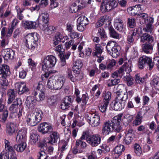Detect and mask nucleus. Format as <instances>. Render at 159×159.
Masks as SVG:
<instances>
[{
	"label": "nucleus",
	"mask_w": 159,
	"mask_h": 159,
	"mask_svg": "<svg viewBox=\"0 0 159 159\" xmlns=\"http://www.w3.org/2000/svg\"><path fill=\"white\" fill-rule=\"evenodd\" d=\"M122 114H120L114 116L111 120H108L104 123L102 128V133L104 135H107L109 133L115 130L119 132L122 128L120 125Z\"/></svg>",
	"instance_id": "1"
},
{
	"label": "nucleus",
	"mask_w": 159,
	"mask_h": 159,
	"mask_svg": "<svg viewBox=\"0 0 159 159\" xmlns=\"http://www.w3.org/2000/svg\"><path fill=\"white\" fill-rule=\"evenodd\" d=\"M117 94L113 108L115 111H119L124 108L125 102L128 98V94L126 90L124 88L119 90Z\"/></svg>",
	"instance_id": "2"
},
{
	"label": "nucleus",
	"mask_w": 159,
	"mask_h": 159,
	"mask_svg": "<svg viewBox=\"0 0 159 159\" xmlns=\"http://www.w3.org/2000/svg\"><path fill=\"white\" fill-rule=\"evenodd\" d=\"M66 79L63 76H52L48 80L47 85L49 89H60L62 87Z\"/></svg>",
	"instance_id": "3"
},
{
	"label": "nucleus",
	"mask_w": 159,
	"mask_h": 159,
	"mask_svg": "<svg viewBox=\"0 0 159 159\" xmlns=\"http://www.w3.org/2000/svg\"><path fill=\"white\" fill-rule=\"evenodd\" d=\"M39 39V35L37 33L28 34L25 38L26 46L30 49L34 50L37 46Z\"/></svg>",
	"instance_id": "4"
},
{
	"label": "nucleus",
	"mask_w": 159,
	"mask_h": 159,
	"mask_svg": "<svg viewBox=\"0 0 159 159\" xmlns=\"http://www.w3.org/2000/svg\"><path fill=\"white\" fill-rule=\"evenodd\" d=\"M106 48L109 54L113 57L116 58L119 56L120 47L115 42L111 41L108 42Z\"/></svg>",
	"instance_id": "5"
},
{
	"label": "nucleus",
	"mask_w": 159,
	"mask_h": 159,
	"mask_svg": "<svg viewBox=\"0 0 159 159\" xmlns=\"http://www.w3.org/2000/svg\"><path fill=\"white\" fill-rule=\"evenodd\" d=\"M56 62V57L52 56H48L43 61L42 68L43 70H48L50 68L53 67Z\"/></svg>",
	"instance_id": "6"
},
{
	"label": "nucleus",
	"mask_w": 159,
	"mask_h": 159,
	"mask_svg": "<svg viewBox=\"0 0 159 159\" xmlns=\"http://www.w3.org/2000/svg\"><path fill=\"white\" fill-rule=\"evenodd\" d=\"M86 118L89 124L93 127H97L100 124V117L95 113H89L87 114Z\"/></svg>",
	"instance_id": "7"
},
{
	"label": "nucleus",
	"mask_w": 159,
	"mask_h": 159,
	"mask_svg": "<svg viewBox=\"0 0 159 159\" xmlns=\"http://www.w3.org/2000/svg\"><path fill=\"white\" fill-rule=\"evenodd\" d=\"M146 65L148 66L149 70H151L153 66L152 59L146 56L140 57L139 61V68L140 69H143Z\"/></svg>",
	"instance_id": "8"
},
{
	"label": "nucleus",
	"mask_w": 159,
	"mask_h": 159,
	"mask_svg": "<svg viewBox=\"0 0 159 159\" xmlns=\"http://www.w3.org/2000/svg\"><path fill=\"white\" fill-rule=\"evenodd\" d=\"M49 136V138H46L44 139L42 142L43 143H46L53 145L57 141L60 140L59 134L57 132L52 131Z\"/></svg>",
	"instance_id": "9"
},
{
	"label": "nucleus",
	"mask_w": 159,
	"mask_h": 159,
	"mask_svg": "<svg viewBox=\"0 0 159 159\" xmlns=\"http://www.w3.org/2000/svg\"><path fill=\"white\" fill-rule=\"evenodd\" d=\"M86 140L87 142L92 146L96 147L101 142V136L98 134H96L88 137Z\"/></svg>",
	"instance_id": "10"
},
{
	"label": "nucleus",
	"mask_w": 159,
	"mask_h": 159,
	"mask_svg": "<svg viewBox=\"0 0 159 159\" xmlns=\"http://www.w3.org/2000/svg\"><path fill=\"white\" fill-rule=\"evenodd\" d=\"M38 129L39 132L44 134L49 133L52 130L51 126L46 122L40 124L38 126Z\"/></svg>",
	"instance_id": "11"
},
{
	"label": "nucleus",
	"mask_w": 159,
	"mask_h": 159,
	"mask_svg": "<svg viewBox=\"0 0 159 159\" xmlns=\"http://www.w3.org/2000/svg\"><path fill=\"white\" fill-rule=\"evenodd\" d=\"M125 134L123 143L125 144L128 145L131 143L132 140L134 138L133 129L129 126L128 130H126Z\"/></svg>",
	"instance_id": "12"
},
{
	"label": "nucleus",
	"mask_w": 159,
	"mask_h": 159,
	"mask_svg": "<svg viewBox=\"0 0 159 159\" xmlns=\"http://www.w3.org/2000/svg\"><path fill=\"white\" fill-rule=\"evenodd\" d=\"M142 6V5H135V6L133 7H132L129 8V11H132L133 12H134V14L139 15L140 17L142 19H144V21H145L146 20H148V14L145 13L139 14L137 13V12L136 13L135 12V11H139L141 10Z\"/></svg>",
	"instance_id": "13"
},
{
	"label": "nucleus",
	"mask_w": 159,
	"mask_h": 159,
	"mask_svg": "<svg viewBox=\"0 0 159 159\" xmlns=\"http://www.w3.org/2000/svg\"><path fill=\"white\" fill-rule=\"evenodd\" d=\"M117 3L116 0L113 1L103 5H101V10L102 11L104 12L107 11H110L115 8L117 6Z\"/></svg>",
	"instance_id": "14"
},
{
	"label": "nucleus",
	"mask_w": 159,
	"mask_h": 159,
	"mask_svg": "<svg viewBox=\"0 0 159 159\" xmlns=\"http://www.w3.org/2000/svg\"><path fill=\"white\" fill-rule=\"evenodd\" d=\"M16 89H18V93L19 94H22L24 93L28 92L29 90L26 87L25 84L23 82H18L15 84Z\"/></svg>",
	"instance_id": "15"
},
{
	"label": "nucleus",
	"mask_w": 159,
	"mask_h": 159,
	"mask_svg": "<svg viewBox=\"0 0 159 159\" xmlns=\"http://www.w3.org/2000/svg\"><path fill=\"white\" fill-rule=\"evenodd\" d=\"M2 56L5 60L7 61L9 59H13L15 52L10 48L4 49L2 50Z\"/></svg>",
	"instance_id": "16"
},
{
	"label": "nucleus",
	"mask_w": 159,
	"mask_h": 159,
	"mask_svg": "<svg viewBox=\"0 0 159 159\" xmlns=\"http://www.w3.org/2000/svg\"><path fill=\"white\" fill-rule=\"evenodd\" d=\"M27 129L25 128L21 129L18 132L16 137L17 142H20L21 141H26Z\"/></svg>",
	"instance_id": "17"
},
{
	"label": "nucleus",
	"mask_w": 159,
	"mask_h": 159,
	"mask_svg": "<svg viewBox=\"0 0 159 159\" xmlns=\"http://www.w3.org/2000/svg\"><path fill=\"white\" fill-rule=\"evenodd\" d=\"M17 127L16 124L9 122L7 125V133L10 136H11L16 132Z\"/></svg>",
	"instance_id": "18"
},
{
	"label": "nucleus",
	"mask_w": 159,
	"mask_h": 159,
	"mask_svg": "<svg viewBox=\"0 0 159 159\" xmlns=\"http://www.w3.org/2000/svg\"><path fill=\"white\" fill-rule=\"evenodd\" d=\"M38 146L40 148V149L39 152V156L38 159H43L46 155L45 151L47 149V145L46 143H43L41 142L39 144Z\"/></svg>",
	"instance_id": "19"
},
{
	"label": "nucleus",
	"mask_w": 159,
	"mask_h": 159,
	"mask_svg": "<svg viewBox=\"0 0 159 159\" xmlns=\"http://www.w3.org/2000/svg\"><path fill=\"white\" fill-rule=\"evenodd\" d=\"M36 100L34 97L28 96L25 101L26 106L29 108L32 109L36 104Z\"/></svg>",
	"instance_id": "20"
},
{
	"label": "nucleus",
	"mask_w": 159,
	"mask_h": 159,
	"mask_svg": "<svg viewBox=\"0 0 159 159\" xmlns=\"http://www.w3.org/2000/svg\"><path fill=\"white\" fill-rule=\"evenodd\" d=\"M123 21L120 18H117L114 21V26L115 28L119 31H124L125 28L123 26Z\"/></svg>",
	"instance_id": "21"
},
{
	"label": "nucleus",
	"mask_w": 159,
	"mask_h": 159,
	"mask_svg": "<svg viewBox=\"0 0 159 159\" xmlns=\"http://www.w3.org/2000/svg\"><path fill=\"white\" fill-rule=\"evenodd\" d=\"M11 72L9 67L7 65L3 64L0 65V74L2 75L8 76L10 75Z\"/></svg>",
	"instance_id": "22"
},
{
	"label": "nucleus",
	"mask_w": 159,
	"mask_h": 159,
	"mask_svg": "<svg viewBox=\"0 0 159 159\" xmlns=\"http://www.w3.org/2000/svg\"><path fill=\"white\" fill-rule=\"evenodd\" d=\"M23 27L27 29H35L37 25V23L35 21L30 20L25 21L23 24Z\"/></svg>",
	"instance_id": "23"
},
{
	"label": "nucleus",
	"mask_w": 159,
	"mask_h": 159,
	"mask_svg": "<svg viewBox=\"0 0 159 159\" xmlns=\"http://www.w3.org/2000/svg\"><path fill=\"white\" fill-rule=\"evenodd\" d=\"M16 93L14 89H9L7 92L8 97L7 104H11L15 99L16 97Z\"/></svg>",
	"instance_id": "24"
},
{
	"label": "nucleus",
	"mask_w": 159,
	"mask_h": 159,
	"mask_svg": "<svg viewBox=\"0 0 159 159\" xmlns=\"http://www.w3.org/2000/svg\"><path fill=\"white\" fill-rule=\"evenodd\" d=\"M26 141H21L18 144H16L14 146V149L17 152H23L26 147Z\"/></svg>",
	"instance_id": "25"
},
{
	"label": "nucleus",
	"mask_w": 159,
	"mask_h": 159,
	"mask_svg": "<svg viewBox=\"0 0 159 159\" xmlns=\"http://www.w3.org/2000/svg\"><path fill=\"white\" fill-rule=\"evenodd\" d=\"M6 150V151H8V152H11V154H10L9 156V152H7L2 151V152H4L7 155V159H17L15 156V152L12 146H11Z\"/></svg>",
	"instance_id": "26"
},
{
	"label": "nucleus",
	"mask_w": 159,
	"mask_h": 159,
	"mask_svg": "<svg viewBox=\"0 0 159 159\" xmlns=\"http://www.w3.org/2000/svg\"><path fill=\"white\" fill-rule=\"evenodd\" d=\"M141 41L143 43L147 41L149 43H151L153 41V37L152 36L147 34H143L140 36Z\"/></svg>",
	"instance_id": "27"
},
{
	"label": "nucleus",
	"mask_w": 159,
	"mask_h": 159,
	"mask_svg": "<svg viewBox=\"0 0 159 159\" xmlns=\"http://www.w3.org/2000/svg\"><path fill=\"white\" fill-rule=\"evenodd\" d=\"M153 46L151 43H146L142 45V49L146 53H151L152 52Z\"/></svg>",
	"instance_id": "28"
},
{
	"label": "nucleus",
	"mask_w": 159,
	"mask_h": 159,
	"mask_svg": "<svg viewBox=\"0 0 159 159\" xmlns=\"http://www.w3.org/2000/svg\"><path fill=\"white\" fill-rule=\"evenodd\" d=\"M142 111H140L136 116L135 120L133 121V124L135 126L141 124L142 122Z\"/></svg>",
	"instance_id": "29"
},
{
	"label": "nucleus",
	"mask_w": 159,
	"mask_h": 159,
	"mask_svg": "<svg viewBox=\"0 0 159 159\" xmlns=\"http://www.w3.org/2000/svg\"><path fill=\"white\" fill-rule=\"evenodd\" d=\"M34 95L35 96L36 100L39 102L43 100L45 98L44 92L34 91Z\"/></svg>",
	"instance_id": "30"
},
{
	"label": "nucleus",
	"mask_w": 159,
	"mask_h": 159,
	"mask_svg": "<svg viewBox=\"0 0 159 159\" xmlns=\"http://www.w3.org/2000/svg\"><path fill=\"white\" fill-rule=\"evenodd\" d=\"M102 52V48L100 44H96L95 45V50L93 54L94 56H97L98 57L100 56Z\"/></svg>",
	"instance_id": "31"
},
{
	"label": "nucleus",
	"mask_w": 159,
	"mask_h": 159,
	"mask_svg": "<svg viewBox=\"0 0 159 159\" xmlns=\"http://www.w3.org/2000/svg\"><path fill=\"white\" fill-rule=\"evenodd\" d=\"M78 76H82V75L81 74H78L77 75H75V77L72 75L71 70L70 69H68L67 72V77L71 81L75 82L77 80H78Z\"/></svg>",
	"instance_id": "32"
},
{
	"label": "nucleus",
	"mask_w": 159,
	"mask_h": 159,
	"mask_svg": "<svg viewBox=\"0 0 159 159\" xmlns=\"http://www.w3.org/2000/svg\"><path fill=\"white\" fill-rule=\"evenodd\" d=\"M83 65V64L81 60H77L75 61L73 67L74 72L75 73V71L77 72V70H80Z\"/></svg>",
	"instance_id": "33"
},
{
	"label": "nucleus",
	"mask_w": 159,
	"mask_h": 159,
	"mask_svg": "<svg viewBox=\"0 0 159 159\" xmlns=\"http://www.w3.org/2000/svg\"><path fill=\"white\" fill-rule=\"evenodd\" d=\"M150 84L157 90L159 91V78L158 77H153Z\"/></svg>",
	"instance_id": "34"
},
{
	"label": "nucleus",
	"mask_w": 159,
	"mask_h": 159,
	"mask_svg": "<svg viewBox=\"0 0 159 159\" xmlns=\"http://www.w3.org/2000/svg\"><path fill=\"white\" fill-rule=\"evenodd\" d=\"M108 17L105 16L100 17L98 22L96 23L95 27L98 28L102 25L104 22L108 20Z\"/></svg>",
	"instance_id": "35"
},
{
	"label": "nucleus",
	"mask_w": 159,
	"mask_h": 159,
	"mask_svg": "<svg viewBox=\"0 0 159 159\" xmlns=\"http://www.w3.org/2000/svg\"><path fill=\"white\" fill-rule=\"evenodd\" d=\"M123 79L128 86H131L134 84V79L129 75L124 76Z\"/></svg>",
	"instance_id": "36"
},
{
	"label": "nucleus",
	"mask_w": 159,
	"mask_h": 159,
	"mask_svg": "<svg viewBox=\"0 0 159 159\" xmlns=\"http://www.w3.org/2000/svg\"><path fill=\"white\" fill-rule=\"evenodd\" d=\"M109 30L110 34L111 37L118 39L120 38V34L116 31L114 29L112 26L109 27Z\"/></svg>",
	"instance_id": "37"
},
{
	"label": "nucleus",
	"mask_w": 159,
	"mask_h": 159,
	"mask_svg": "<svg viewBox=\"0 0 159 159\" xmlns=\"http://www.w3.org/2000/svg\"><path fill=\"white\" fill-rule=\"evenodd\" d=\"M77 23L86 26L88 24V18L84 16H81L78 19Z\"/></svg>",
	"instance_id": "38"
},
{
	"label": "nucleus",
	"mask_w": 159,
	"mask_h": 159,
	"mask_svg": "<svg viewBox=\"0 0 159 159\" xmlns=\"http://www.w3.org/2000/svg\"><path fill=\"white\" fill-rule=\"evenodd\" d=\"M133 119V116L129 114H127L123 117L122 121L124 124L126 126L127 125L131 122Z\"/></svg>",
	"instance_id": "39"
},
{
	"label": "nucleus",
	"mask_w": 159,
	"mask_h": 159,
	"mask_svg": "<svg viewBox=\"0 0 159 159\" xmlns=\"http://www.w3.org/2000/svg\"><path fill=\"white\" fill-rule=\"evenodd\" d=\"M63 36L60 32H57L53 38V44L56 46L60 42L62 38H63Z\"/></svg>",
	"instance_id": "40"
},
{
	"label": "nucleus",
	"mask_w": 159,
	"mask_h": 159,
	"mask_svg": "<svg viewBox=\"0 0 159 159\" xmlns=\"http://www.w3.org/2000/svg\"><path fill=\"white\" fill-rule=\"evenodd\" d=\"M102 95V97L103 98V101L104 102H107L109 103V101L111 98V93L109 91H104Z\"/></svg>",
	"instance_id": "41"
},
{
	"label": "nucleus",
	"mask_w": 159,
	"mask_h": 159,
	"mask_svg": "<svg viewBox=\"0 0 159 159\" xmlns=\"http://www.w3.org/2000/svg\"><path fill=\"white\" fill-rule=\"evenodd\" d=\"M26 121L28 124L31 126H35L39 123L37 120H35L33 116L28 117L26 120Z\"/></svg>",
	"instance_id": "42"
},
{
	"label": "nucleus",
	"mask_w": 159,
	"mask_h": 159,
	"mask_svg": "<svg viewBox=\"0 0 159 159\" xmlns=\"http://www.w3.org/2000/svg\"><path fill=\"white\" fill-rule=\"evenodd\" d=\"M8 115V111L7 110H4L2 113L0 114V121L5 123L7 119Z\"/></svg>",
	"instance_id": "43"
},
{
	"label": "nucleus",
	"mask_w": 159,
	"mask_h": 159,
	"mask_svg": "<svg viewBox=\"0 0 159 159\" xmlns=\"http://www.w3.org/2000/svg\"><path fill=\"white\" fill-rule=\"evenodd\" d=\"M97 34L98 36H100L101 39H105L107 37L105 30L103 28H100L98 29Z\"/></svg>",
	"instance_id": "44"
},
{
	"label": "nucleus",
	"mask_w": 159,
	"mask_h": 159,
	"mask_svg": "<svg viewBox=\"0 0 159 159\" xmlns=\"http://www.w3.org/2000/svg\"><path fill=\"white\" fill-rule=\"evenodd\" d=\"M48 16L47 13H43L39 16L38 19L40 18L43 23L48 24L49 21Z\"/></svg>",
	"instance_id": "45"
},
{
	"label": "nucleus",
	"mask_w": 159,
	"mask_h": 159,
	"mask_svg": "<svg viewBox=\"0 0 159 159\" xmlns=\"http://www.w3.org/2000/svg\"><path fill=\"white\" fill-rule=\"evenodd\" d=\"M39 136L37 134L32 133L30 135V142L32 145H34L38 141Z\"/></svg>",
	"instance_id": "46"
},
{
	"label": "nucleus",
	"mask_w": 159,
	"mask_h": 159,
	"mask_svg": "<svg viewBox=\"0 0 159 159\" xmlns=\"http://www.w3.org/2000/svg\"><path fill=\"white\" fill-rule=\"evenodd\" d=\"M109 103L106 102H104L100 103L99 105V109L100 111L102 112H104L107 110Z\"/></svg>",
	"instance_id": "47"
},
{
	"label": "nucleus",
	"mask_w": 159,
	"mask_h": 159,
	"mask_svg": "<svg viewBox=\"0 0 159 159\" xmlns=\"http://www.w3.org/2000/svg\"><path fill=\"white\" fill-rule=\"evenodd\" d=\"M125 149V147L124 145H119L115 148V152L116 154L120 155L124 151Z\"/></svg>",
	"instance_id": "48"
},
{
	"label": "nucleus",
	"mask_w": 159,
	"mask_h": 159,
	"mask_svg": "<svg viewBox=\"0 0 159 159\" xmlns=\"http://www.w3.org/2000/svg\"><path fill=\"white\" fill-rule=\"evenodd\" d=\"M7 76L2 75L0 77V84L3 86H7L8 85V82L6 79V77Z\"/></svg>",
	"instance_id": "49"
},
{
	"label": "nucleus",
	"mask_w": 159,
	"mask_h": 159,
	"mask_svg": "<svg viewBox=\"0 0 159 159\" xmlns=\"http://www.w3.org/2000/svg\"><path fill=\"white\" fill-rule=\"evenodd\" d=\"M42 112L41 111H39L35 112L34 114V118L35 120H37L39 122L42 119Z\"/></svg>",
	"instance_id": "50"
},
{
	"label": "nucleus",
	"mask_w": 159,
	"mask_h": 159,
	"mask_svg": "<svg viewBox=\"0 0 159 159\" xmlns=\"http://www.w3.org/2000/svg\"><path fill=\"white\" fill-rule=\"evenodd\" d=\"M75 145L77 148H79L80 147L82 148H86L87 146L85 142L82 141L80 140H76Z\"/></svg>",
	"instance_id": "51"
},
{
	"label": "nucleus",
	"mask_w": 159,
	"mask_h": 159,
	"mask_svg": "<svg viewBox=\"0 0 159 159\" xmlns=\"http://www.w3.org/2000/svg\"><path fill=\"white\" fill-rule=\"evenodd\" d=\"M127 24L129 27L131 28H134L136 25L135 19L134 18H128Z\"/></svg>",
	"instance_id": "52"
},
{
	"label": "nucleus",
	"mask_w": 159,
	"mask_h": 159,
	"mask_svg": "<svg viewBox=\"0 0 159 159\" xmlns=\"http://www.w3.org/2000/svg\"><path fill=\"white\" fill-rule=\"evenodd\" d=\"M134 152L138 156H140L142 152L140 145L137 143H135L134 146Z\"/></svg>",
	"instance_id": "53"
},
{
	"label": "nucleus",
	"mask_w": 159,
	"mask_h": 159,
	"mask_svg": "<svg viewBox=\"0 0 159 159\" xmlns=\"http://www.w3.org/2000/svg\"><path fill=\"white\" fill-rule=\"evenodd\" d=\"M123 66H124L125 71L128 74L131 71L132 65L131 63L126 62L123 65Z\"/></svg>",
	"instance_id": "54"
},
{
	"label": "nucleus",
	"mask_w": 159,
	"mask_h": 159,
	"mask_svg": "<svg viewBox=\"0 0 159 159\" xmlns=\"http://www.w3.org/2000/svg\"><path fill=\"white\" fill-rule=\"evenodd\" d=\"M43 83L42 82H40L39 83L38 86L36 87V90H35V91L44 92L45 86L43 84Z\"/></svg>",
	"instance_id": "55"
},
{
	"label": "nucleus",
	"mask_w": 159,
	"mask_h": 159,
	"mask_svg": "<svg viewBox=\"0 0 159 159\" xmlns=\"http://www.w3.org/2000/svg\"><path fill=\"white\" fill-rule=\"evenodd\" d=\"M135 80L137 83H143L145 81V78L144 77H141L138 74L135 75Z\"/></svg>",
	"instance_id": "56"
},
{
	"label": "nucleus",
	"mask_w": 159,
	"mask_h": 159,
	"mask_svg": "<svg viewBox=\"0 0 159 159\" xmlns=\"http://www.w3.org/2000/svg\"><path fill=\"white\" fill-rule=\"evenodd\" d=\"M55 29V27L50 26L48 27L45 33L47 34L51 35L54 32Z\"/></svg>",
	"instance_id": "57"
},
{
	"label": "nucleus",
	"mask_w": 159,
	"mask_h": 159,
	"mask_svg": "<svg viewBox=\"0 0 159 159\" xmlns=\"http://www.w3.org/2000/svg\"><path fill=\"white\" fill-rule=\"evenodd\" d=\"M120 80L119 79L111 80L110 82L108 83V86L109 87H111L113 85H116L120 82Z\"/></svg>",
	"instance_id": "58"
},
{
	"label": "nucleus",
	"mask_w": 159,
	"mask_h": 159,
	"mask_svg": "<svg viewBox=\"0 0 159 159\" xmlns=\"http://www.w3.org/2000/svg\"><path fill=\"white\" fill-rule=\"evenodd\" d=\"M63 100L69 106H70L72 105L73 102L72 97L70 96H67L64 98Z\"/></svg>",
	"instance_id": "59"
},
{
	"label": "nucleus",
	"mask_w": 159,
	"mask_h": 159,
	"mask_svg": "<svg viewBox=\"0 0 159 159\" xmlns=\"http://www.w3.org/2000/svg\"><path fill=\"white\" fill-rule=\"evenodd\" d=\"M13 103L18 108H19L20 107H22V101L20 98H16L15 101L13 102Z\"/></svg>",
	"instance_id": "60"
},
{
	"label": "nucleus",
	"mask_w": 159,
	"mask_h": 159,
	"mask_svg": "<svg viewBox=\"0 0 159 159\" xmlns=\"http://www.w3.org/2000/svg\"><path fill=\"white\" fill-rule=\"evenodd\" d=\"M70 36L72 39L77 38L79 39L80 38V34L75 32H71L70 34Z\"/></svg>",
	"instance_id": "61"
},
{
	"label": "nucleus",
	"mask_w": 159,
	"mask_h": 159,
	"mask_svg": "<svg viewBox=\"0 0 159 159\" xmlns=\"http://www.w3.org/2000/svg\"><path fill=\"white\" fill-rule=\"evenodd\" d=\"M116 62L115 61L112 59L111 60V62L109 63L107 66V70H111L116 65Z\"/></svg>",
	"instance_id": "62"
},
{
	"label": "nucleus",
	"mask_w": 159,
	"mask_h": 159,
	"mask_svg": "<svg viewBox=\"0 0 159 159\" xmlns=\"http://www.w3.org/2000/svg\"><path fill=\"white\" fill-rule=\"evenodd\" d=\"M143 30L146 32L151 33L152 30V25L150 24H147L146 27L143 28Z\"/></svg>",
	"instance_id": "63"
},
{
	"label": "nucleus",
	"mask_w": 159,
	"mask_h": 159,
	"mask_svg": "<svg viewBox=\"0 0 159 159\" xmlns=\"http://www.w3.org/2000/svg\"><path fill=\"white\" fill-rule=\"evenodd\" d=\"M70 107L66 102L62 100L60 106V108L62 110H65Z\"/></svg>",
	"instance_id": "64"
}]
</instances>
